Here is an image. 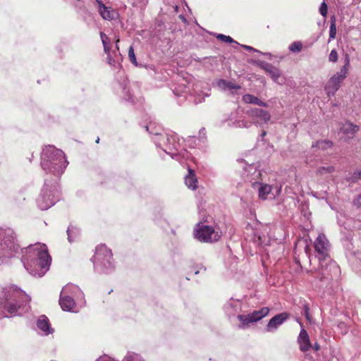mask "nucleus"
I'll list each match as a JSON object with an SVG mask.
<instances>
[{"label": "nucleus", "instance_id": "obj_1", "mask_svg": "<svg viewBox=\"0 0 361 361\" xmlns=\"http://www.w3.org/2000/svg\"><path fill=\"white\" fill-rule=\"evenodd\" d=\"M25 269L33 276L42 277L49 269L51 258L45 244L35 243L20 250Z\"/></svg>", "mask_w": 361, "mask_h": 361}, {"label": "nucleus", "instance_id": "obj_2", "mask_svg": "<svg viewBox=\"0 0 361 361\" xmlns=\"http://www.w3.org/2000/svg\"><path fill=\"white\" fill-rule=\"evenodd\" d=\"M30 297L16 286L3 288L0 291V319L12 315H22L30 309Z\"/></svg>", "mask_w": 361, "mask_h": 361}, {"label": "nucleus", "instance_id": "obj_3", "mask_svg": "<svg viewBox=\"0 0 361 361\" xmlns=\"http://www.w3.org/2000/svg\"><path fill=\"white\" fill-rule=\"evenodd\" d=\"M68 165L65 153L54 145L45 146L41 152L40 166L42 170L58 182Z\"/></svg>", "mask_w": 361, "mask_h": 361}, {"label": "nucleus", "instance_id": "obj_4", "mask_svg": "<svg viewBox=\"0 0 361 361\" xmlns=\"http://www.w3.org/2000/svg\"><path fill=\"white\" fill-rule=\"evenodd\" d=\"M317 252L316 257L319 260V267L316 270L315 277L320 281L331 278L332 272H336L338 267L335 262H333L329 255L330 244L323 233L319 234L314 243Z\"/></svg>", "mask_w": 361, "mask_h": 361}, {"label": "nucleus", "instance_id": "obj_5", "mask_svg": "<svg viewBox=\"0 0 361 361\" xmlns=\"http://www.w3.org/2000/svg\"><path fill=\"white\" fill-rule=\"evenodd\" d=\"M145 128L157 147L161 149L166 154L171 155L173 151L178 150L180 143L175 133L166 131L152 123L146 125Z\"/></svg>", "mask_w": 361, "mask_h": 361}, {"label": "nucleus", "instance_id": "obj_6", "mask_svg": "<svg viewBox=\"0 0 361 361\" xmlns=\"http://www.w3.org/2000/svg\"><path fill=\"white\" fill-rule=\"evenodd\" d=\"M19 252L20 247L16 243L14 231L10 228L0 227V264L16 257Z\"/></svg>", "mask_w": 361, "mask_h": 361}, {"label": "nucleus", "instance_id": "obj_7", "mask_svg": "<svg viewBox=\"0 0 361 361\" xmlns=\"http://www.w3.org/2000/svg\"><path fill=\"white\" fill-rule=\"evenodd\" d=\"M93 263L95 271L101 274H110L116 269L111 250L105 245L96 247Z\"/></svg>", "mask_w": 361, "mask_h": 361}, {"label": "nucleus", "instance_id": "obj_8", "mask_svg": "<svg viewBox=\"0 0 361 361\" xmlns=\"http://www.w3.org/2000/svg\"><path fill=\"white\" fill-rule=\"evenodd\" d=\"M60 191L58 182H51L47 179L37 199V207L41 210H47L54 205L59 200Z\"/></svg>", "mask_w": 361, "mask_h": 361}, {"label": "nucleus", "instance_id": "obj_9", "mask_svg": "<svg viewBox=\"0 0 361 361\" xmlns=\"http://www.w3.org/2000/svg\"><path fill=\"white\" fill-rule=\"evenodd\" d=\"M350 66L349 56L347 55L345 59V64L341 67L340 71L334 74L327 81L324 90L329 97L334 96L340 88L341 82L345 79Z\"/></svg>", "mask_w": 361, "mask_h": 361}, {"label": "nucleus", "instance_id": "obj_10", "mask_svg": "<svg viewBox=\"0 0 361 361\" xmlns=\"http://www.w3.org/2000/svg\"><path fill=\"white\" fill-rule=\"evenodd\" d=\"M193 235L195 239L202 243H213L220 238V235L212 226L204 225L202 222L196 224Z\"/></svg>", "mask_w": 361, "mask_h": 361}, {"label": "nucleus", "instance_id": "obj_11", "mask_svg": "<svg viewBox=\"0 0 361 361\" xmlns=\"http://www.w3.org/2000/svg\"><path fill=\"white\" fill-rule=\"evenodd\" d=\"M270 309L268 307H263L259 310H254L247 314L238 315L240 322L238 327L241 329H247L251 324L257 322L268 315Z\"/></svg>", "mask_w": 361, "mask_h": 361}, {"label": "nucleus", "instance_id": "obj_12", "mask_svg": "<svg viewBox=\"0 0 361 361\" xmlns=\"http://www.w3.org/2000/svg\"><path fill=\"white\" fill-rule=\"evenodd\" d=\"M256 164H247L243 168L242 178L245 183H250L252 188L258 186L262 180V171Z\"/></svg>", "mask_w": 361, "mask_h": 361}, {"label": "nucleus", "instance_id": "obj_13", "mask_svg": "<svg viewBox=\"0 0 361 361\" xmlns=\"http://www.w3.org/2000/svg\"><path fill=\"white\" fill-rule=\"evenodd\" d=\"M254 63L269 74L274 82L279 85H283L285 83L286 79L282 75L281 71L271 63L259 60L255 61Z\"/></svg>", "mask_w": 361, "mask_h": 361}, {"label": "nucleus", "instance_id": "obj_14", "mask_svg": "<svg viewBox=\"0 0 361 361\" xmlns=\"http://www.w3.org/2000/svg\"><path fill=\"white\" fill-rule=\"evenodd\" d=\"M116 78L118 80V88L121 90L120 95L122 99L131 104H134V98L130 93L128 85V82L124 72H118Z\"/></svg>", "mask_w": 361, "mask_h": 361}, {"label": "nucleus", "instance_id": "obj_15", "mask_svg": "<svg viewBox=\"0 0 361 361\" xmlns=\"http://www.w3.org/2000/svg\"><path fill=\"white\" fill-rule=\"evenodd\" d=\"M247 114L253 121L254 123L259 126L267 123L271 118L269 111L259 108H252L248 110Z\"/></svg>", "mask_w": 361, "mask_h": 361}, {"label": "nucleus", "instance_id": "obj_16", "mask_svg": "<svg viewBox=\"0 0 361 361\" xmlns=\"http://www.w3.org/2000/svg\"><path fill=\"white\" fill-rule=\"evenodd\" d=\"M61 293L63 295H68L71 298H74L77 300L78 305H84V294L78 286L74 284H67L61 290Z\"/></svg>", "mask_w": 361, "mask_h": 361}, {"label": "nucleus", "instance_id": "obj_17", "mask_svg": "<svg viewBox=\"0 0 361 361\" xmlns=\"http://www.w3.org/2000/svg\"><path fill=\"white\" fill-rule=\"evenodd\" d=\"M258 192V197L261 200H266L269 194H272L274 197L279 195L281 190V186L272 187L269 184H263L261 181L259 183L258 186L253 188Z\"/></svg>", "mask_w": 361, "mask_h": 361}, {"label": "nucleus", "instance_id": "obj_18", "mask_svg": "<svg viewBox=\"0 0 361 361\" xmlns=\"http://www.w3.org/2000/svg\"><path fill=\"white\" fill-rule=\"evenodd\" d=\"M288 319V314L282 312L273 317L268 322L266 330L267 332H274L276 329Z\"/></svg>", "mask_w": 361, "mask_h": 361}, {"label": "nucleus", "instance_id": "obj_19", "mask_svg": "<svg viewBox=\"0 0 361 361\" xmlns=\"http://www.w3.org/2000/svg\"><path fill=\"white\" fill-rule=\"evenodd\" d=\"M59 304L64 311L77 312V305L78 303L74 298H71L68 295H63L61 293L59 298Z\"/></svg>", "mask_w": 361, "mask_h": 361}, {"label": "nucleus", "instance_id": "obj_20", "mask_svg": "<svg viewBox=\"0 0 361 361\" xmlns=\"http://www.w3.org/2000/svg\"><path fill=\"white\" fill-rule=\"evenodd\" d=\"M38 334L42 336H48L54 332V329L51 327L49 319L45 315L39 317L37 321Z\"/></svg>", "mask_w": 361, "mask_h": 361}, {"label": "nucleus", "instance_id": "obj_21", "mask_svg": "<svg viewBox=\"0 0 361 361\" xmlns=\"http://www.w3.org/2000/svg\"><path fill=\"white\" fill-rule=\"evenodd\" d=\"M98 5V11L102 18L106 20H111L118 17V13L111 7L106 6L101 0H96Z\"/></svg>", "mask_w": 361, "mask_h": 361}, {"label": "nucleus", "instance_id": "obj_22", "mask_svg": "<svg viewBox=\"0 0 361 361\" xmlns=\"http://www.w3.org/2000/svg\"><path fill=\"white\" fill-rule=\"evenodd\" d=\"M106 54V62L113 67L115 70H118L121 68L122 55L121 53H117L116 51H111L105 52Z\"/></svg>", "mask_w": 361, "mask_h": 361}, {"label": "nucleus", "instance_id": "obj_23", "mask_svg": "<svg viewBox=\"0 0 361 361\" xmlns=\"http://www.w3.org/2000/svg\"><path fill=\"white\" fill-rule=\"evenodd\" d=\"M299 348L302 352H307L312 348V343L307 331L302 328L298 337Z\"/></svg>", "mask_w": 361, "mask_h": 361}, {"label": "nucleus", "instance_id": "obj_24", "mask_svg": "<svg viewBox=\"0 0 361 361\" xmlns=\"http://www.w3.org/2000/svg\"><path fill=\"white\" fill-rule=\"evenodd\" d=\"M170 156L172 159L178 161L180 164H183L185 161L192 159L193 158L190 152L185 149H181L180 147H178V151H173V154Z\"/></svg>", "mask_w": 361, "mask_h": 361}, {"label": "nucleus", "instance_id": "obj_25", "mask_svg": "<svg viewBox=\"0 0 361 361\" xmlns=\"http://www.w3.org/2000/svg\"><path fill=\"white\" fill-rule=\"evenodd\" d=\"M185 183L189 189L194 190L197 188V179L195 171L190 168L188 169V174L185 178Z\"/></svg>", "mask_w": 361, "mask_h": 361}, {"label": "nucleus", "instance_id": "obj_26", "mask_svg": "<svg viewBox=\"0 0 361 361\" xmlns=\"http://www.w3.org/2000/svg\"><path fill=\"white\" fill-rule=\"evenodd\" d=\"M243 101L246 104H256L260 106H268L266 102H264L259 99L257 97H255L250 94H245L243 96Z\"/></svg>", "mask_w": 361, "mask_h": 361}, {"label": "nucleus", "instance_id": "obj_27", "mask_svg": "<svg viewBox=\"0 0 361 361\" xmlns=\"http://www.w3.org/2000/svg\"><path fill=\"white\" fill-rule=\"evenodd\" d=\"M359 128L356 125H353L351 123L345 122L343 123L340 130L341 131L347 135L352 136L355 132L358 130Z\"/></svg>", "mask_w": 361, "mask_h": 361}, {"label": "nucleus", "instance_id": "obj_28", "mask_svg": "<svg viewBox=\"0 0 361 361\" xmlns=\"http://www.w3.org/2000/svg\"><path fill=\"white\" fill-rule=\"evenodd\" d=\"M333 146V142L326 140H318L314 144L312 145V148H318L319 149L322 150H326L328 149L331 148Z\"/></svg>", "mask_w": 361, "mask_h": 361}, {"label": "nucleus", "instance_id": "obj_29", "mask_svg": "<svg viewBox=\"0 0 361 361\" xmlns=\"http://www.w3.org/2000/svg\"><path fill=\"white\" fill-rule=\"evenodd\" d=\"M68 235V240L69 243L75 242L79 235V230L74 226H69L66 231Z\"/></svg>", "mask_w": 361, "mask_h": 361}, {"label": "nucleus", "instance_id": "obj_30", "mask_svg": "<svg viewBox=\"0 0 361 361\" xmlns=\"http://www.w3.org/2000/svg\"><path fill=\"white\" fill-rule=\"evenodd\" d=\"M122 361H145V360L141 355L128 351L123 357Z\"/></svg>", "mask_w": 361, "mask_h": 361}, {"label": "nucleus", "instance_id": "obj_31", "mask_svg": "<svg viewBox=\"0 0 361 361\" xmlns=\"http://www.w3.org/2000/svg\"><path fill=\"white\" fill-rule=\"evenodd\" d=\"M209 90H207V92H202V91L199 90H198V86L197 85L195 88V92L196 94V97L195 98L194 102L196 104H199V103L203 102L204 101V97L209 96Z\"/></svg>", "mask_w": 361, "mask_h": 361}, {"label": "nucleus", "instance_id": "obj_32", "mask_svg": "<svg viewBox=\"0 0 361 361\" xmlns=\"http://www.w3.org/2000/svg\"><path fill=\"white\" fill-rule=\"evenodd\" d=\"M336 35V19L335 17L333 16L331 18L330 22V30H329V39L330 42L331 39H335Z\"/></svg>", "mask_w": 361, "mask_h": 361}, {"label": "nucleus", "instance_id": "obj_33", "mask_svg": "<svg viewBox=\"0 0 361 361\" xmlns=\"http://www.w3.org/2000/svg\"><path fill=\"white\" fill-rule=\"evenodd\" d=\"M100 38L104 47V52L109 51L110 49V47L109 46V43L110 42L109 37L103 32H100Z\"/></svg>", "mask_w": 361, "mask_h": 361}, {"label": "nucleus", "instance_id": "obj_34", "mask_svg": "<svg viewBox=\"0 0 361 361\" xmlns=\"http://www.w3.org/2000/svg\"><path fill=\"white\" fill-rule=\"evenodd\" d=\"M212 87L217 89L218 90L224 91L226 90V80L219 79L213 82Z\"/></svg>", "mask_w": 361, "mask_h": 361}, {"label": "nucleus", "instance_id": "obj_35", "mask_svg": "<svg viewBox=\"0 0 361 361\" xmlns=\"http://www.w3.org/2000/svg\"><path fill=\"white\" fill-rule=\"evenodd\" d=\"M334 167L332 166L319 167L317 170L318 174L331 173L334 171Z\"/></svg>", "mask_w": 361, "mask_h": 361}, {"label": "nucleus", "instance_id": "obj_36", "mask_svg": "<svg viewBox=\"0 0 361 361\" xmlns=\"http://www.w3.org/2000/svg\"><path fill=\"white\" fill-rule=\"evenodd\" d=\"M128 58L133 65L138 66V63L137 62L136 56L134 52V48L133 46H130L128 49Z\"/></svg>", "mask_w": 361, "mask_h": 361}, {"label": "nucleus", "instance_id": "obj_37", "mask_svg": "<svg viewBox=\"0 0 361 361\" xmlns=\"http://www.w3.org/2000/svg\"><path fill=\"white\" fill-rule=\"evenodd\" d=\"M302 47V45L300 42H294L290 44L288 49L292 52H299L301 51Z\"/></svg>", "mask_w": 361, "mask_h": 361}, {"label": "nucleus", "instance_id": "obj_38", "mask_svg": "<svg viewBox=\"0 0 361 361\" xmlns=\"http://www.w3.org/2000/svg\"><path fill=\"white\" fill-rule=\"evenodd\" d=\"M188 91L189 87L183 85V88L181 85H179L178 87H176L175 90H173V93L177 96H183V94L188 92Z\"/></svg>", "mask_w": 361, "mask_h": 361}, {"label": "nucleus", "instance_id": "obj_39", "mask_svg": "<svg viewBox=\"0 0 361 361\" xmlns=\"http://www.w3.org/2000/svg\"><path fill=\"white\" fill-rule=\"evenodd\" d=\"M359 180H361V170L354 171L350 178V180L353 183H356Z\"/></svg>", "mask_w": 361, "mask_h": 361}, {"label": "nucleus", "instance_id": "obj_40", "mask_svg": "<svg viewBox=\"0 0 361 361\" xmlns=\"http://www.w3.org/2000/svg\"><path fill=\"white\" fill-rule=\"evenodd\" d=\"M329 61L334 63L338 61V53L336 49L331 50L329 56Z\"/></svg>", "mask_w": 361, "mask_h": 361}, {"label": "nucleus", "instance_id": "obj_41", "mask_svg": "<svg viewBox=\"0 0 361 361\" xmlns=\"http://www.w3.org/2000/svg\"><path fill=\"white\" fill-rule=\"evenodd\" d=\"M207 131H206V129L204 128H202L200 130H199V139H200V141L202 142L203 143L205 142L206 140V138H207Z\"/></svg>", "mask_w": 361, "mask_h": 361}, {"label": "nucleus", "instance_id": "obj_42", "mask_svg": "<svg viewBox=\"0 0 361 361\" xmlns=\"http://www.w3.org/2000/svg\"><path fill=\"white\" fill-rule=\"evenodd\" d=\"M319 12H320V14L324 16V17H326V14H327V12H328V7H327V5L325 2H323L320 7H319Z\"/></svg>", "mask_w": 361, "mask_h": 361}, {"label": "nucleus", "instance_id": "obj_43", "mask_svg": "<svg viewBox=\"0 0 361 361\" xmlns=\"http://www.w3.org/2000/svg\"><path fill=\"white\" fill-rule=\"evenodd\" d=\"M95 361H116V360L114 358H112L106 355H104L98 357Z\"/></svg>", "mask_w": 361, "mask_h": 361}, {"label": "nucleus", "instance_id": "obj_44", "mask_svg": "<svg viewBox=\"0 0 361 361\" xmlns=\"http://www.w3.org/2000/svg\"><path fill=\"white\" fill-rule=\"evenodd\" d=\"M239 47H241L243 48H244L245 49L247 50V51H254V52H257V53H261L260 51L255 49L254 47H250V46H248V45H243V44H240Z\"/></svg>", "mask_w": 361, "mask_h": 361}, {"label": "nucleus", "instance_id": "obj_45", "mask_svg": "<svg viewBox=\"0 0 361 361\" xmlns=\"http://www.w3.org/2000/svg\"><path fill=\"white\" fill-rule=\"evenodd\" d=\"M303 314H304V315L305 316V317H306V319L307 320L310 319V313H309V307H308L307 305H305L304 306Z\"/></svg>", "mask_w": 361, "mask_h": 361}, {"label": "nucleus", "instance_id": "obj_46", "mask_svg": "<svg viewBox=\"0 0 361 361\" xmlns=\"http://www.w3.org/2000/svg\"><path fill=\"white\" fill-rule=\"evenodd\" d=\"M355 205L361 207V194L359 195L354 200Z\"/></svg>", "mask_w": 361, "mask_h": 361}, {"label": "nucleus", "instance_id": "obj_47", "mask_svg": "<svg viewBox=\"0 0 361 361\" xmlns=\"http://www.w3.org/2000/svg\"><path fill=\"white\" fill-rule=\"evenodd\" d=\"M227 43H234L236 46V47H238L240 46V44L238 43H237L236 42H235L232 37H231L230 36H228V35H227Z\"/></svg>", "mask_w": 361, "mask_h": 361}, {"label": "nucleus", "instance_id": "obj_48", "mask_svg": "<svg viewBox=\"0 0 361 361\" xmlns=\"http://www.w3.org/2000/svg\"><path fill=\"white\" fill-rule=\"evenodd\" d=\"M216 38L217 39H219L220 40H221L222 42H226V35H224V34H218L216 35Z\"/></svg>", "mask_w": 361, "mask_h": 361}, {"label": "nucleus", "instance_id": "obj_49", "mask_svg": "<svg viewBox=\"0 0 361 361\" xmlns=\"http://www.w3.org/2000/svg\"><path fill=\"white\" fill-rule=\"evenodd\" d=\"M118 42H119V38L117 37L115 40V47H116V49L114 51H116L117 53H120L119 51V47H118Z\"/></svg>", "mask_w": 361, "mask_h": 361}, {"label": "nucleus", "instance_id": "obj_50", "mask_svg": "<svg viewBox=\"0 0 361 361\" xmlns=\"http://www.w3.org/2000/svg\"><path fill=\"white\" fill-rule=\"evenodd\" d=\"M312 348L315 351H318V350L320 349V345H319L317 343H314V345H312Z\"/></svg>", "mask_w": 361, "mask_h": 361}, {"label": "nucleus", "instance_id": "obj_51", "mask_svg": "<svg viewBox=\"0 0 361 361\" xmlns=\"http://www.w3.org/2000/svg\"><path fill=\"white\" fill-rule=\"evenodd\" d=\"M226 86H227V88H229V89H238V88H239L238 86H233V85H231V82H227Z\"/></svg>", "mask_w": 361, "mask_h": 361}, {"label": "nucleus", "instance_id": "obj_52", "mask_svg": "<svg viewBox=\"0 0 361 361\" xmlns=\"http://www.w3.org/2000/svg\"><path fill=\"white\" fill-rule=\"evenodd\" d=\"M260 54L269 57V59H271L272 57V54L271 53H269V52H266V53H262L261 52Z\"/></svg>", "mask_w": 361, "mask_h": 361}, {"label": "nucleus", "instance_id": "obj_53", "mask_svg": "<svg viewBox=\"0 0 361 361\" xmlns=\"http://www.w3.org/2000/svg\"><path fill=\"white\" fill-rule=\"evenodd\" d=\"M179 18L183 20V22H186V18L183 15H180Z\"/></svg>", "mask_w": 361, "mask_h": 361}, {"label": "nucleus", "instance_id": "obj_54", "mask_svg": "<svg viewBox=\"0 0 361 361\" xmlns=\"http://www.w3.org/2000/svg\"><path fill=\"white\" fill-rule=\"evenodd\" d=\"M173 8H174L175 12H176V13H177V12H178V6H175L173 7Z\"/></svg>", "mask_w": 361, "mask_h": 361}, {"label": "nucleus", "instance_id": "obj_55", "mask_svg": "<svg viewBox=\"0 0 361 361\" xmlns=\"http://www.w3.org/2000/svg\"><path fill=\"white\" fill-rule=\"evenodd\" d=\"M33 157H34L33 154H32L31 157H30V158H29V161H30V162H31V161H32V159Z\"/></svg>", "mask_w": 361, "mask_h": 361}, {"label": "nucleus", "instance_id": "obj_56", "mask_svg": "<svg viewBox=\"0 0 361 361\" xmlns=\"http://www.w3.org/2000/svg\"><path fill=\"white\" fill-rule=\"evenodd\" d=\"M266 135V132L264 131L262 133V136H264Z\"/></svg>", "mask_w": 361, "mask_h": 361}, {"label": "nucleus", "instance_id": "obj_57", "mask_svg": "<svg viewBox=\"0 0 361 361\" xmlns=\"http://www.w3.org/2000/svg\"><path fill=\"white\" fill-rule=\"evenodd\" d=\"M99 137H97V139L96 140V142H97V143H99Z\"/></svg>", "mask_w": 361, "mask_h": 361}, {"label": "nucleus", "instance_id": "obj_58", "mask_svg": "<svg viewBox=\"0 0 361 361\" xmlns=\"http://www.w3.org/2000/svg\"><path fill=\"white\" fill-rule=\"evenodd\" d=\"M199 272H200V271H196L195 272V274H199Z\"/></svg>", "mask_w": 361, "mask_h": 361}, {"label": "nucleus", "instance_id": "obj_59", "mask_svg": "<svg viewBox=\"0 0 361 361\" xmlns=\"http://www.w3.org/2000/svg\"><path fill=\"white\" fill-rule=\"evenodd\" d=\"M307 273H312V271H307Z\"/></svg>", "mask_w": 361, "mask_h": 361}]
</instances>
